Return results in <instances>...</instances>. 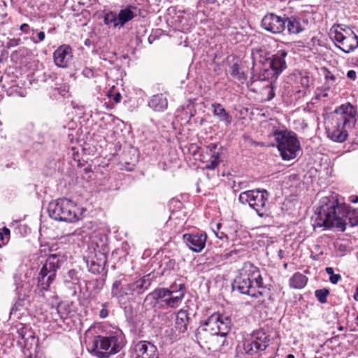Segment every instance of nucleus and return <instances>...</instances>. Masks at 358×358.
I'll return each instance as SVG.
<instances>
[{
  "label": "nucleus",
  "instance_id": "27",
  "mask_svg": "<svg viewBox=\"0 0 358 358\" xmlns=\"http://www.w3.org/2000/svg\"><path fill=\"white\" fill-rule=\"evenodd\" d=\"M249 339L255 343L263 351L266 349L270 342L269 337L266 333L261 330L254 332Z\"/></svg>",
  "mask_w": 358,
  "mask_h": 358
},
{
  "label": "nucleus",
  "instance_id": "62",
  "mask_svg": "<svg viewBox=\"0 0 358 358\" xmlns=\"http://www.w3.org/2000/svg\"><path fill=\"white\" fill-rule=\"evenodd\" d=\"M286 358H295L294 355L292 354H289Z\"/></svg>",
  "mask_w": 358,
  "mask_h": 358
},
{
  "label": "nucleus",
  "instance_id": "32",
  "mask_svg": "<svg viewBox=\"0 0 358 358\" xmlns=\"http://www.w3.org/2000/svg\"><path fill=\"white\" fill-rule=\"evenodd\" d=\"M155 348L157 347L148 341H141L135 344L134 349L137 357H140L148 351L151 353Z\"/></svg>",
  "mask_w": 358,
  "mask_h": 358
},
{
  "label": "nucleus",
  "instance_id": "57",
  "mask_svg": "<svg viewBox=\"0 0 358 358\" xmlns=\"http://www.w3.org/2000/svg\"><path fill=\"white\" fill-rule=\"evenodd\" d=\"M325 271L327 274H329L330 276H331L334 273V269L333 268L331 267H327L325 268Z\"/></svg>",
  "mask_w": 358,
  "mask_h": 358
},
{
  "label": "nucleus",
  "instance_id": "53",
  "mask_svg": "<svg viewBox=\"0 0 358 358\" xmlns=\"http://www.w3.org/2000/svg\"><path fill=\"white\" fill-rule=\"evenodd\" d=\"M176 264L175 260L169 259V261L167 262V267L169 269H173Z\"/></svg>",
  "mask_w": 358,
  "mask_h": 358
},
{
  "label": "nucleus",
  "instance_id": "47",
  "mask_svg": "<svg viewBox=\"0 0 358 358\" xmlns=\"http://www.w3.org/2000/svg\"><path fill=\"white\" fill-rule=\"evenodd\" d=\"M108 303H105L102 305V308L99 312V316L101 318H106L108 315V311L107 310Z\"/></svg>",
  "mask_w": 358,
  "mask_h": 358
},
{
  "label": "nucleus",
  "instance_id": "56",
  "mask_svg": "<svg viewBox=\"0 0 358 358\" xmlns=\"http://www.w3.org/2000/svg\"><path fill=\"white\" fill-rule=\"evenodd\" d=\"M217 0H200V2L203 4H213Z\"/></svg>",
  "mask_w": 358,
  "mask_h": 358
},
{
  "label": "nucleus",
  "instance_id": "2",
  "mask_svg": "<svg viewBox=\"0 0 358 358\" xmlns=\"http://www.w3.org/2000/svg\"><path fill=\"white\" fill-rule=\"evenodd\" d=\"M357 110L351 103L342 104L334 110L330 124L326 127L327 136L333 141L344 142L348 136V130L357 122Z\"/></svg>",
  "mask_w": 358,
  "mask_h": 358
},
{
  "label": "nucleus",
  "instance_id": "20",
  "mask_svg": "<svg viewBox=\"0 0 358 358\" xmlns=\"http://www.w3.org/2000/svg\"><path fill=\"white\" fill-rule=\"evenodd\" d=\"M55 64L61 68L68 66L72 58V49L69 45H62L58 47L53 53Z\"/></svg>",
  "mask_w": 358,
  "mask_h": 358
},
{
  "label": "nucleus",
  "instance_id": "17",
  "mask_svg": "<svg viewBox=\"0 0 358 358\" xmlns=\"http://www.w3.org/2000/svg\"><path fill=\"white\" fill-rule=\"evenodd\" d=\"M155 278L154 275L148 273L129 282L133 299L143 294L148 290Z\"/></svg>",
  "mask_w": 358,
  "mask_h": 358
},
{
  "label": "nucleus",
  "instance_id": "46",
  "mask_svg": "<svg viewBox=\"0 0 358 358\" xmlns=\"http://www.w3.org/2000/svg\"><path fill=\"white\" fill-rule=\"evenodd\" d=\"M20 42H21L20 38H10L6 43V47L8 49H10L11 48L17 46L20 43Z\"/></svg>",
  "mask_w": 358,
  "mask_h": 358
},
{
  "label": "nucleus",
  "instance_id": "21",
  "mask_svg": "<svg viewBox=\"0 0 358 358\" xmlns=\"http://www.w3.org/2000/svg\"><path fill=\"white\" fill-rule=\"evenodd\" d=\"M287 55V52L285 50H279L271 57L266 60V63L268 67H271L278 73H281L287 68L285 62V57Z\"/></svg>",
  "mask_w": 358,
  "mask_h": 358
},
{
  "label": "nucleus",
  "instance_id": "36",
  "mask_svg": "<svg viewBox=\"0 0 358 358\" xmlns=\"http://www.w3.org/2000/svg\"><path fill=\"white\" fill-rule=\"evenodd\" d=\"M246 255V251L243 249L234 250L226 252L224 256L226 259H229L231 261H236L238 258L244 257Z\"/></svg>",
  "mask_w": 358,
  "mask_h": 358
},
{
  "label": "nucleus",
  "instance_id": "29",
  "mask_svg": "<svg viewBox=\"0 0 358 358\" xmlns=\"http://www.w3.org/2000/svg\"><path fill=\"white\" fill-rule=\"evenodd\" d=\"M189 320V317L187 311L183 309L180 310L176 318V328L181 333L186 331Z\"/></svg>",
  "mask_w": 358,
  "mask_h": 358
},
{
  "label": "nucleus",
  "instance_id": "58",
  "mask_svg": "<svg viewBox=\"0 0 358 358\" xmlns=\"http://www.w3.org/2000/svg\"><path fill=\"white\" fill-rule=\"evenodd\" d=\"M194 252H201L204 248H189Z\"/></svg>",
  "mask_w": 358,
  "mask_h": 358
},
{
  "label": "nucleus",
  "instance_id": "5",
  "mask_svg": "<svg viewBox=\"0 0 358 358\" xmlns=\"http://www.w3.org/2000/svg\"><path fill=\"white\" fill-rule=\"evenodd\" d=\"M48 212L51 218L66 222H76L81 215L79 207L73 201L66 198L50 202Z\"/></svg>",
  "mask_w": 358,
  "mask_h": 358
},
{
  "label": "nucleus",
  "instance_id": "11",
  "mask_svg": "<svg viewBox=\"0 0 358 358\" xmlns=\"http://www.w3.org/2000/svg\"><path fill=\"white\" fill-rule=\"evenodd\" d=\"M17 338L18 345L27 349L30 350L33 345H36L37 341L36 339L34 332L27 324L22 323H17L11 327V334Z\"/></svg>",
  "mask_w": 358,
  "mask_h": 358
},
{
  "label": "nucleus",
  "instance_id": "6",
  "mask_svg": "<svg viewBox=\"0 0 358 358\" xmlns=\"http://www.w3.org/2000/svg\"><path fill=\"white\" fill-rule=\"evenodd\" d=\"M272 135L275 137L282 159L291 160L297 156L301 146L294 132L275 129L272 131Z\"/></svg>",
  "mask_w": 358,
  "mask_h": 358
},
{
  "label": "nucleus",
  "instance_id": "48",
  "mask_svg": "<svg viewBox=\"0 0 358 358\" xmlns=\"http://www.w3.org/2000/svg\"><path fill=\"white\" fill-rule=\"evenodd\" d=\"M217 148V144L216 143H210L206 146L207 150L209 151L210 156L213 153H220L219 152H216V149Z\"/></svg>",
  "mask_w": 358,
  "mask_h": 358
},
{
  "label": "nucleus",
  "instance_id": "7",
  "mask_svg": "<svg viewBox=\"0 0 358 358\" xmlns=\"http://www.w3.org/2000/svg\"><path fill=\"white\" fill-rule=\"evenodd\" d=\"M268 196V192L265 189H253L241 193L238 200L243 204L248 203L259 217H262L266 212Z\"/></svg>",
  "mask_w": 358,
  "mask_h": 358
},
{
  "label": "nucleus",
  "instance_id": "31",
  "mask_svg": "<svg viewBox=\"0 0 358 358\" xmlns=\"http://www.w3.org/2000/svg\"><path fill=\"white\" fill-rule=\"evenodd\" d=\"M212 336H216L215 331H213L212 329L207 326L206 322L200 325L196 330V338L205 343H206Z\"/></svg>",
  "mask_w": 358,
  "mask_h": 358
},
{
  "label": "nucleus",
  "instance_id": "64",
  "mask_svg": "<svg viewBox=\"0 0 358 358\" xmlns=\"http://www.w3.org/2000/svg\"><path fill=\"white\" fill-rule=\"evenodd\" d=\"M338 331H343L344 329V328L342 327V326H340L338 328Z\"/></svg>",
  "mask_w": 358,
  "mask_h": 358
},
{
  "label": "nucleus",
  "instance_id": "39",
  "mask_svg": "<svg viewBox=\"0 0 358 358\" xmlns=\"http://www.w3.org/2000/svg\"><path fill=\"white\" fill-rule=\"evenodd\" d=\"M106 282V279L103 277H99L95 280H93L90 282V285L92 286V289L99 292L100 290L103 289Z\"/></svg>",
  "mask_w": 358,
  "mask_h": 358
},
{
  "label": "nucleus",
  "instance_id": "51",
  "mask_svg": "<svg viewBox=\"0 0 358 358\" xmlns=\"http://www.w3.org/2000/svg\"><path fill=\"white\" fill-rule=\"evenodd\" d=\"M20 30L26 34L29 33L30 29L29 25L28 24L24 23L20 26Z\"/></svg>",
  "mask_w": 358,
  "mask_h": 358
},
{
  "label": "nucleus",
  "instance_id": "26",
  "mask_svg": "<svg viewBox=\"0 0 358 358\" xmlns=\"http://www.w3.org/2000/svg\"><path fill=\"white\" fill-rule=\"evenodd\" d=\"M285 29L289 34H298L304 30V27L301 24L300 19L294 16L289 17H285Z\"/></svg>",
  "mask_w": 358,
  "mask_h": 358
},
{
  "label": "nucleus",
  "instance_id": "8",
  "mask_svg": "<svg viewBox=\"0 0 358 358\" xmlns=\"http://www.w3.org/2000/svg\"><path fill=\"white\" fill-rule=\"evenodd\" d=\"M331 38L336 47L345 53H349L358 47V36L347 26L338 25L331 33Z\"/></svg>",
  "mask_w": 358,
  "mask_h": 358
},
{
  "label": "nucleus",
  "instance_id": "25",
  "mask_svg": "<svg viewBox=\"0 0 358 358\" xmlns=\"http://www.w3.org/2000/svg\"><path fill=\"white\" fill-rule=\"evenodd\" d=\"M148 106L155 111L162 112L167 108L168 101L163 94H157L151 97Z\"/></svg>",
  "mask_w": 358,
  "mask_h": 358
},
{
  "label": "nucleus",
  "instance_id": "22",
  "mask_svg": "<svg viewBox=\"0 0 358 358\" xmlns=\"http://www.w3.org/2000/svg\"><path fill=\"white\" fill-rule=\"evenodd\" d=\"M182 238L187 246H205L207 236L205 232L197 231L196 233L185 234Z\"/></svg>",
  "mask_w": 358,
  "mask_h": 358
},
{
  "label": "nucleus",
  "instance_id": "38",
  "mask_svg": "<svg viewBox=\"0 0 358 358\" xmlns=\"http://www.w3.org/2000/svg\"><path fill=\"white\" fill-rule=\"evenodd\" d=\"M329 290L327 288L316 289L315 291V296L321 303H326L327 302V296L329 295Z\"/></svg>",
  "mask_w": 358,
  "mask_h": 358
},
{
  "label": "nucleus",
  "instance_id": "35",
  "mask_svg": "<svg viewBox=\"0 0 358 358\" xmlns=\"http://www.w3.org/2000/svg\"><path fill=\"white\" fill-rule=\"evenodd\" d=\"M231 75L241 82L246 80V76L243 72L241 71L240 66L238 63H234L231 66Z\"/></svg>",
  "mask_w": 358,
  "mask_h": 358
},
{
  "label": "nucleus",
  "instance_id": "43",
  "mask_svg": "<svg viewBox=\"0 0 358 358\" xmlns=\"http://www.w3.org/2000/svg\"><path fill=\"white\" fill-rule=\"evenodd\" d=\"M221 227V223H216L215 228L213 227V231L219 239L224 240V238H227V236L224 231H220Z\"/></svg>",
  "mask_w": 358,
  "mask_h": 358
},
{
  "label": "nucleus",
  "instance_id": "55",
  "mask_svg": "<svg viewBox=\"0 0 358 358\" xmlns=\"http://www.w3.org/2000/svg\"><path fill=\"white\" fill-rule=\"evenodd\" d=\"M45 33L43 31H40L38 34V41H43L44 39H45Z\"/></svg>",
  "mask_w": 358,
  "mask_h": 358
},
{
  "label": "nucleus",
  "instance_id": "4",
  "mask_svg": "<svg viewBox=\"0 0 358 358\" xmlns=\"http://www.w3.org/2000/svg\"><path fill=\"white\" fill-rule=\"evenodd\" d=\"M185 294V285L180 284L178 289H174V286L169 288H155L147 295L146 299H152L154 306L161 308H176L181 304Z\"/></svg>",
  "mask_w": 358,
  "mask_h": 358
},
{
  "label": "nucleus",
  "instance_id": "12",
  "mask_svg": "<svg viewBox=\"0 0 358 358\" xmlns=\"http://www.w3.org/2000/svg\"><path fill=\"white\" fill-rule=\"evenodd\" d=\"M207 326L215 331V335L226 336L229 332L231 321L229 316H225L219 313H214L205 321Z\"/></svg>",
  "mask_w": 358,
  "mask_h": 358
},
{
  "label": "nucleus",
  "instance_id": "50",
  "mask_svg": "<svg viewBox=\"0 0 358 358\" xmlns=\"http://www.w3.org/2000/svg\"><path fill=\"white\" fill-rule=\"evenodd\" d=\"M347 77L352 80H355L357 78L356 71L354 70L348 71L347 73Z\"/></svg>",
  "mask_w": 358,
  "mask_h": 358
},
{
  "label": "nucleus",
  "instance_id": "3",
  "mask_svg": "<svg viewBox=\"0 0 358 358\" xmlns=\"http://www.w3.org/2000/svg\"><path fill=\"white\" fill-rule=\"evenodd\" d=\"M125 344L123 332L117 329L106 336H96L92 341V352L97 358H108L118 353Z\"/></svg>",
  "mask_w": 358,
  "mask_h": 358
},
{
  "label": "nucleus",
  "instance_id": "1",
  "mask_svg": "<svg viewBox=\"0 0 358 358\" xmlns=\"http://www.w3.org/2000/svg\"><path fill=\"white\" fill-rule=\"evenodd\" d=\"M317 225L344 231L346 226L358 225V209L351 210L343 197L336 193L322 197L317 209Z\"/></svg>",
  "mask_w": 358,
  "mask_h": 358
},
{
  "label": "nucleus",
  "instance_id": "28",
  "mask_svg": "<svg viewBox=\"0 0 358 358\" xmlns=\"http://www.w3.org/2000/svg\"><path fill=\"white\" fill-rule=\"evenodd\" d=\"M308 278L300 272H296L289 280V286L292 289H301L306 287Z\"/></svg>",
  "mask_w": 358,
  "mask_h": 358
},
{
  "label": "nucleus",
  "instance_id": "14",
  "mask_svg": "<svg viewBox=\"0 0 358 358\" xmlns=\"http://www.w3.org/2000/svg\"><path fill=\"white\" fill-rule=\"evenodd\" d=\"M111 296L122 304H126L133 300L129 282L124 278L113 282L111 288Z\"/></svg>",
  "mask_w": 358,
  "mask_h": 358
},
{
  "label": "nucleus",
  "instance_id": "10",
  "mask_svg": "<svg viewBox=\"0 0 358 358\" xmlns=\"http://www.w3.org/2000/svg\"><path fill=\"white\" fill-rule=\"evenodd\" d=\"M232 288L234 290H237L241 294L255 298L268 296L269 294L264 287L255 286L254 283L250 280H247L246 278H243L240 274L234 279L232 283Z\"/></svg>",
  "mask_w": 358,
  "mask_h": 358
},
{
  "label": "nucleus",
  "instance_id": "37",
  "mask_svg": "<svg viewBox=\"0 0 358 358\" xmlns=\"http://www.w3.org/2000/svg\"><path fill=\"white\" fill-rule=\"evenodd\" d=\"M220 157V153H213L205 169L207 170H215L221 162Z\"/></svg>",
  "mask_w": 358,
  "mask_h": 358
},
{
  "label": "nucleus",
  "instance_id": "24",
  "mask_svg": "<svg viewBox=\"0 0 358 358\" xmlns=\"http://www.w3.org/2000/svg\"><path fill=\"white\" fill-rule=\"evenodd\" d=\"M213 113L219 121L223 122L226 126L229 125L232 122V117L224 108L218 103L212 104Z\"/></svg>",
  "mask_w": 358,
  "mask_h": 358
},
{
  "label": "nucleus",
  "instance_id": "18",
  "mask_svg": "<svg viewBox=\"0 0 358 358\" xmlns=\"http://www.w3.org/2000/svg\"><path fill=\"white\" fill-rule=\"evenodd\" d=\"M252 76H251V82L255 83L257 80L260 81H268V83L273 82L276 83V80L278 76L280 75L275 69L268 67V64L265 62L263 64L262 68L259 69V73H255V67L252 68Z\"/></svg>",
  "mask_w": 358,
  "mask_h": 358
},
{
  "label": "nucleus",
  "instance_id": "44",
  "mask_svg": "<svg viewBox=\"0 0 358 358\" xmlns=\"http://www.w3.org/2000/svg\"><path fill=\"white\" fill-rule=\"evenodd\" d=\"M78 272L75 269H71L67 272L66 275L64 276V282H69L70 281H76L78 280L77 277Z\"/></svg>",
  "mask_w": 358,
  "mask_h": 358
},
{
  "label": "nucleus",
  "instance_id": "42",
  "mask_svg": "<svg viewBox=\"0 0 358 358\" xmlns=\"http://www.w3.org/2000/svg\"><path fill=\"white\" fill-rule=\"evenodd\" d=\"M27 296L26 294H24L23 298L19 297L16 301L13 306L11 308L10 311V315H14L17 311L20 310L21 307H23L25 305V299L24 297Z\"/></svg>",
  "mask_w": 358,
  "mask_h": 358
},
{
  "label": "nucleus",
  "instance_id": "49",
  "mask_svg": "<svg viewBox=\"0 0 358 358\" xmlns=\"http://www.w3.org/2000/svg\"><path fill=\"white\" fill-rule=\"evenodd\" d=\"M341 279V275L340 274H333L329 277V281L332 284H336Z\"/></svg>",
  "mask_w": 358,
  "mask_h": 358
},
{
  "label": "nucleus",
  "instance_id": "33",
  "mask_svg": "<svg viewBox=\"0 0 358 358\" xmlns=\"http://www.w3.org/2000/svg\"><path fill=\"white\" fill-rule=\"evenodd\" d=\"M57 314L62 320H65L71 313V307L69 303L61 302L56 308Z\"/></svg>",
  "mask_w": 358,
  "mask_h": 358
},
{
  "label": "nucleus",
  "instance_id": "45",
  "mask_svg": "<svg viewBox=\"0 0 358 358\" xmlns=\"http://www.w3.org/2000/svg\"><path fill=\"white\" fill-rule=\"evenodd\" d=\"M152 351V352L151 353L148 352V351L147 352L143 354L141 357V358H159L157 348H155Z\"/></svg>",
  "mask_w": 358,
  "mask_h": 358
},
{
  "label": "nucleus",
  "instance_id": "30",
  "mask_svg": "<svg viewBox=\"0 0 358 358\" xmlns=\"http://www.w3.org/2000/svg\"><path fill=\"white\" fill-rule=\"evenodd\" d=\"M243 353L248 356L255 357L256 358L263 350L259 348L255 343L249 338L245 339L243 343Z\"/></svg>",
  "mask_w": 358,
  "mask_h": 358
},
{
  "label": "nucleus",
  "instance_id": "19",
  "mask_svg": "<svg viewBox=\"0 0 358 358\" xmlns=\"http://www.w3.org/2000/svg\"><path fill=\"white\" fill-rule=\"evenodd\" d=\"M238 274L250 280L255 286H259L263 287V280L260 274L259 269L251 264L250 262H245L243 264L241 268L238 270Z\"/></svg>",
  "mask_w": 358,
  "mask_h": 358
},
{
  "label": "nucleus",
  "instance_id": "15",
  "mask_svg": "<svg viewBox=\"0 0 358 358\" xmlns=\"http://www.w3.org/2000/svg\"><path fill=\"white\" fill-rule=\"evenodd\" d=\"M285 17H282L275 13H268L262 20L263 29L274 34H278L285 30Z\"/></svg>",
  "mask_w": 358,
  "mask_h": 358
},
{
  "label": "nucleus",
  "instance_id": "41",
  "mask_svg": "<svg viewBox=\"0 0 358 358\" xmlns=\"http://www.w3.org/2000/svg\"><path fill=\"white\" fill-rule=\"evenodd\" d=\"M276 88V83H274L273 82V83H269L268 85H267L264 89V91L265 93H267V96H266V100L267 101H271V99H273L275 95V90Z\"/></svg>",
  "mask_w": 358,
  "mask_h": 358
},
{
  "label": "nucleus",
  "instance_id": "59",
  "mask_svg": "<svg viewBox=\"0 0 358 358\" xmlns=\"http://www.w3.org/2000/svg\"><path fill=\"white\" fill-rule=\"evenodd\" d=\"M285 256L284 252L282 250L278 251V257L280 259H282Z\"/></svg>",
  "mask_w": 358,
  "mask_h": 358
},
{
  "label": "nucleus",
  "instance_id": "40",
  "mask_svg": "<svg viewBox=\"0 0 358 358\" xmlns=\"http://www.w3.org/2000/svg\"><path fill=\"white\" fill-rule=\"evenodd\" d=\"M10 237V229L7 227H3L0 229V246L6 245Z\"/></svg>",
  "mask_w": 358,
  "mask_h": 358
},
{
  "label": "nucleus",
  "instance_id": "13",
  "mask_svg": "<svg viewBox=\"0 0 358 358\" xmlns=\"http://www.w3.org/2000/svg\"><path fill=\"white\" fill-rule=\"evenodd\" d=\"M69 243L76 244L78 246L87 244L89 246H106V237L100 233H94L93 234L83 235L79 232H75L67 236Z\"/></svg>",
  "mask_w": 358,
  "mask_h": 358
},
{
  "label": "nucleus",
  "instance_id": "34",
  "mask_svg": "<svg viewBox=\"0 0 358 358\" xmlns=\"http://www.w3.org/2000/svg\"><path fill=\"white\" fill-rule=\"evenodd\" d=\"M103 22L106 25L112 26L113 28L121 27L118 22L117 15L113 11L108 12L103 17Z\"/></svg>",
  "mask_w": 358,
  "mask_h": 358
},
{
  "label": "nucleus",
  "instance_id": "54",
  "mask_svg": "<svg viewBox=\"0 0 358 358\" xmlns=\"http://www.w3.org/2000/svg\"><path fill=\"white\" fill-rule=\"evenodd\" d=\"M121 98H122V96L120 94V93H116L115 95H114V97H113V101L115 103H118L120 102L121 101Z\"/></svg>",
  "mask_w": 358,
  "mask_h": 358
},
{
  "label": "nucleus",
  "instance_id": "60",
  "mask_svg": "<svg viewBox=\"0 0 358 358\" xmlns=\"http://www.w3.org/2000/svg\"><path fill=\"white\" fill-rule=\"evenodd\" d=\"M354 299L358 301V287L356 288V292L354 294Z\"/></svg>",
  "mask_w": 358,
  "mask_h": 358
},
{
  "label": "nucleus",
  "instance_id": "16",
  "mask_svg": "<svg viewBox=\"0 0 358 358\" xmlns=\"http://www.w3.org/2000/svg\"><path fill=\"white\" fill-rule=\"evenodd\" d=\"M93 249V256L88 257L86 263L89 266L90 271L94 273H100L107 262L106 248H92Z\"/></svg>",
  "mask_w": 358,
  "mask_h": 358
},
{
  "label": "nucleus",
  "instance_id": "9",
  "mask_svg": "<svg viewBox=\"0 0 358 358\" xmlns=\"http://www.w3.org/2000/svg\"><path fill=\"white\" fill-rule=\"evenodd\" d=\"M60 266V257L56 254L50 255L43 266L38 277V287L43 290H48L56 276V271Z\"/></svg>",
  "mask_w": 358,
  "mask_h": 358
},
{
  "label": "nucleus",
  "instance_id": "63",
  "mask_svg": "<svg viewBox=\"0 0 358 358\" xmlns=\"http://www.w3.org/2000/svg\"><path fill=\"white\" fill-rule=\"evenodd\" d=\"M311 256H312V258H313V259H315V260L318 259V255H315V256H313V255H311Z\"/></svg>",
  "mask_w": 358,
  "mask_h": 358
},
{
  "label": "nucleus",
  "instance_id": "23",
  "mask_svg": "<svg viewBox=\"0 0 358 358\" xmlns=\"http://www.w3.org/2000/svg\"><path fill=\"white\" fill-rule=\"evenodd\" d=\"M137 10L136 6L128 5L124 8H122L119 11L117 15L118 22L121 27L137 16Z\"/></svg>",
  "mask_w": 358,
  "mask_h": 358
},
{
  "label": "nucleus",
  "instance_id": "52",
  "mask_svg": "<svg viewBox=\"0 0 358 358\" xmlns=\"http://www.w3.org/2000/svg\"><path fill=\"white\" fill-rule=\"evenodd\" d=\"M325 79L330 80L331 81H335L336 77L330 71H328L327 73L325 74Z\"/></svg>",
  "mask_w": 358,
  "mask_h": 358
},
{
  "label": "nucleus",
  "instance_id": "61",
  "mask_svg": "<svg viewBox=\"0 0 358 358\" xmlns=\"http://www.w3.org/2000/svg\"><path fill=\"white\" fill-rule=\"evenodd\" d=\"M351 201L353 203H357L358 201V196H352Z\"/></svg>",
  "mask_w": 358,
  "mask_h": 358
}]
</instances>
